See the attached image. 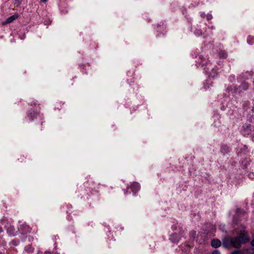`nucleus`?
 Wrapping results in <instances>:
<instances>
[{"label": "nucleus", "instance_id": "obj_1", "mask_svg": "<svg viewBox=\"0 0 254 254\" xmlns=\"http://www.w3.org/2000/svg\"><path fill=\"white\" fill-rule=\"evenodd\" d=\"M237 236L235 237L236 243L239 249L242 245L247 244L250 241L249 233L246 230V227L244 225H241L237 229Z\"/></svg>", "mask_w": 254, "mask_h": 254}, {"label": "nucleus", "instance_id": "obj_2", "mask_svg": "<svg viewBox=\"0 0 254 254\" xmlns=\"http://www.w3.org/2000/svg\"><path fill=\"white\" fill-rule=\"evenodd\" d=\"M237 236L235 237L236 243L239 249L242 245L247 244L250 241L249 233L246 230V227L244 225H241L237 229Z\"/></svg>", "mask_w": 254, "mask_h": 254}, {"label": "nucleus", "instance_id": "obj_3", "mask_svg": "<svg viewBox=\"0 0 254 254\" xmlns=\"http://www.w3.org/2000/svg\"><path fill=\"white\" fill-rule=\"evenodd\" d=\"M204 70L209 77L214 78L218 74V67L215 65H213L209 62L206 63Z\"/></svg>", "mask_w": 254, "mask_h": 254}, {"label": "nucleus", "instance_id": "obj_4", "mask_svg": "<svg viewBox=\"0 0 254 254\" xmlns=\"http://www.w3.org/2000/svg\"><path fill=\"white\" fill-rule=\"evenodd\" d=\"M95 189L94 183L89 181L84 182L83 185L80 186L79 187L80 191H84L85 193L88 195L90 193H92Z\"/></svg>", "mask_w": 254, "mask_h": 254}, {"label": "nucleus", "instance_id": "obj_5", "mask_svg": "<svg viewBox=\"0 0 254 254\" xmlns=\"http://www.w3.org/2000/svg\"><path fill=\"white\" fill-rule=\"evenodd\" d=\"M235 237L233 238L225 237L222 239V245L227 249L230 248L239 249Z\"/></svg>", "mask_w": 254, "mask_h": 254}, {"label": "nucleus", "instance_id": "obj_6", "mask_svg": "<svg viewBox=\"0 0 254 254\" xmlns=\"http://www.w3.org/2000/svg\"><path fill=\"white\" fill-rule=\"evenodd\" d=\"M39 115V112L35 111L34 110H31L28 111L27 113V116L26 117V119L28 121L32 122L34 120V119L37 118Z\"/></svg>", "mask_w": 254, "mask_h": 254}, {"label": "nucleus", "instance_id": "obj_7", "mask_svg": "<svg viewBox=\"0 0 254 254\" xmlns=\"http://www.w3.org/2000/svg\"><path fill=\"white\" fill-rule=\"evenodd\" d=\"M252 133V126L247 125L243 126V134L244 136H247Z\"/></svg>", "mask_w": 254, "mask_h": 254}, {"label": "nucleus", "instance_id": "obj_8", "mask_svg": "<svg viewBox=\"0 0 254 254\" xmlns=\"http://www.w3.org/2000/svg\"><path fill=\"white\" fill-rule=\"evenodd\" d=\"M130 189L135 194L138 191V190L140 189V186L139 183L137 182H133L130 186Z\"/></svg>", "mask_w": 254, "mask_h": 254}, {"label": "nucleus", "instance_id": "obj_9", "mask_svg": "<svg viewBox=\"0 0 254 254\" xmlns=\"http://www.w3.org/2000/svg\"><path fill=\"white\" fill-rule=\"evenodd\" d=\"M67 207V213L68 214V219H72V216H71V214L73 213V215H76L78 214V212L76 210H72V207L71 205H68Z\"/></svg>", "mask_w": 254, "mask_h": 254}, {"label": "nucleus", "instance_id": "obj_10", "mask_svg": "<svg viewBox=\"0 0 254 254\" xmlns=\"http://www.w3.org/2000/svg\"><path fill=\"white\" fill-rule=\"evenodd\" d=\"M169 240L172 243L177 244L181 240V237L178 234L174 233L170 236Z\"/></svg>", "mask_w": 254, "mask_h": 254}, {"label": "nucleus", "instance_id": "obj_11", "mask_svg": "<svg viewBox=\"0 0 254 254\" xmlns=\"http://www.w3.org/2000/svg\"><path fill=\"white\" fill-rule=\"evenodd\" d=\"M230 151V147L225 144L222 145L221 146L220 152L223 155H225L228 154Z\"/></svg>", "mask_w": 254, "mask_h": 254}, {"label": "nucleus", "instance_id": "obj_12", "mask_svg": "<svg viewBox=\"0 0 254 254\" xmlns=\"http://www.w3.org/2000/svg\"><path fill=\"white\" fill-rule=\"evenodd\" d=\"M18 16L17 14H15L14 15H11L10 17H8L6 20L3 22V24H7L10 23L13 21L15 20L18 18Z\"/></svg>", "mask_w": 254, "mask_h": 254}, {"label": "nucleus", "instance_id": "obj_13", "mask_svg": "<svg viewBox=\"0 0 254 254\" xmlns=\"http://www.w3.org/2000/svg\"><path fill=\"white\" fill-rule=\"evenodd\" d=\"M221 245V242L217 239H213L211 241V245L214 248H217Z\"/></svg>", "mask_w": 254, "mask_h": 254}, {"label": "nucleus", "instance_id": "obj_14", "mask_svg": "<svg viewBox=\"0 0 254 254\" xmlns=\"http://www.w3.org/2000/svg\"><path fill=\"white\" fill-rule=\"evenodd\" d=\"M64 103H62L61 101L56 102L55 104V109L60 110L63 108V106L64 105Z\"/></svg>", "mask_w": 254, "mask_h": 254}, {"label": "nucleus", "instance_id": "obj_15", "mask_svg": "<svg viewBox=\"0 0 254 254\" xmlns=\"http://www.w3.org/2000/svg\"><path fill=\"white\" fill-rule=\"evenodd\" d=\"M249 87V84L246 82H244L239 86V89L241 90H246L248 89Z\"/></svg>", "mask_w": 254, "mask_h": 254}, {"label": "nucleus", "instance_id": "obj_16", "mask_svg": "<svg viewBox=\"0 0 254 254\" xmlns=\"http://www.w3.org/2000/svg\"><path fill=\"white\" fill-rule=\"evenodd\" d=\"M218 56L220 58L226 59L227 57V53L224 50H221L218 53Z\"/></svg>", "mask_w": 254, "mask_h": 254}, {"label": "nucleus", "instance_id": "obj_17", "mask_svg": "<svg viewBox=\"0 0 254 254\" xmlns=\"http://www.w3.org/2000/svg\"><path fill=\"white\" fill-rule=\"evenodd\" d=\"M247 42L250 45L254 44V38L251 36H249L247 39Z\"/></svg>", "mask_w": 254, "mask_h": 254}, {"label": "nucleus", "instance_id": "obj_18", "mask_svg": "<svg viewBox=\"0 0 254 254\" xmlns=\"http://www.w3.org/2000/svg\"><path fill=\"white\" fill-rule=\"evenodd\" d=\"M25 160H26V157L23 155H19V157L18 158V160L20 163L25 162Z\"/></svg>", "mask_w": 254, "mask_h": 254}, {"label": "nucleus", "instance_id": "obj_19", "mask_svg": "<svg viewBox=\"0 0 254 254\" xmlns=\"http://www.w3.org/2000/svg\"><path fill=\"white\" fill-rule=\"evenodd\" d=\"M241 251V254H251V251L249 249H243Z\"/></svg>", "mask_w": 254, "mask_h": 254}, {"label": "nucleus", "instance_id": "obj_20", "mask_svg": "<svg viewBox=\"0 0 254 254\" xmlns=\"http://www.w3.org/2000/svg\"><path fill=\"white\" fill-rule=\"evenodd\" d=\"M194 34L197 36H200L201 35H202L203 32L201 30H199V29H196L194 31Z\"/></svg>", "mask_w": 254, "mask_h": 254}, {"label": "nucleus", "instance_id": "obj_21", "mask_svg": "<svg viewBox=\"0 0 254 254\" xmlns=\"http://www.w3.org/2000/svg\"><path fill=\"white\" fill-rule=\"evenodd\" d=\"M206 16L207 20H208V21L211 20L212 19V17H213L212 14H210V13H208L206 15Z\"/></svg>", "mask_w": 254, "mask_h": 254}, {"label": "nucleus", "instance_id": "obj_22", "mask_svg": "<svg viewBox=\"0 0 254 254\" xmlns=\"http://www.w3.org/2000/svg\"><path fill=\"white\" fill-rule=\"evenodd\" d=\"M241 250H236L231 252V254H241Z\"/></svg>", "mask_w": 254, "mask_h": 254}, {"label": "nucleus", "instance_id": "obj_23", "mask_svg": "<svg viewBox=\"0 0 254 254\" xmlns=\"http://www.w3.org/2000/svg\"><path fill=\"white\" fill-rule=\"evenodd\" d=\"M253 239L252 241H251V244L252 246L253 250L254 251V236H253Z\"/></svg>", "mask_w": 254, "mask_h": 254}, {"label": "nucleus", "instance_id": "obj_24", "mask_svg": "<svg viewBox=\"0 0 254 254\" xmlns=\"http://www.w3.org/2000/svg\"><path fill=\"white\" fill-rule=\"evenodd\" d=\"M212 254H221L220 252L218 250H215L212 253Z\"/></svg>", "mask_w": 254, "mask_h": 254}, {"label": "nucleus", "instance_id": "obj_25", "mask_svg": "<svg viewBox=\"0 0 254 254\" xmlns=\"http://www.w3.org/2000/svg\"><path fill=\"white\" fill-rule=\"evenodd\" d=\"M44 254H52L51 252L49 251H46L45 252Z\"/></svg>", "mask_w": 254, "mask_h": 254}, {"label": "nucleus", "instance_id": "obj_26", "mask_svg": "<svg viewBox=\"0 0 254 254\" xmlns=\"http://www.w3.org/2000/svg\"><path fill=\"white\" fill-rule=\"evenodd\" d=\"M127 192H128V191H127V190H124V193H125V194H126H126H127Z\"/></svg>", "mask_w": 254, "mask_h": 254}, {"label": "nucleus", "instance_id": "obj_27", "mask_svg": "<svg viewBox=\"0 0 254 254\" xmlns=\"http://www.w3.org/2000/svg\"><path fill=\"white\" fill-rule=\"evenodd\" d=\"M204 16H205V14H204V13H201V16L202 17H204Z\"/></svg>", "mask_w": 254, "mask_h": 254}, {"label": "nucleus", "instance_id": "obj_28", "mask_svg": "<svg viewBox=\"0 0 254 254\" xmlns=\"http://www.w3.org/2000/svg\"><path fill=\"white\" fill-rule=\"evenodd\" d=\"M3 232V229L1 227H0V233Z\"/></svg>", "mask_w": 254, "mask_h": 254}, {"label": "nucleus", "instance_id": "obj_29", "mask_svg": "<svg viewBox=\"0 0 254 254\" xmlns=\"http://www.w3.org/2000/svg\"><path fill=\"white\" fill-rule=\"evenodd\" d=\"M47 0H41V2H46L47 1Z\"/></svg>", "mask_w": 254, "mask_h": 254}, {"label": "nucleus", "instance_id": "obj_30", "mask_svg": "<svg viewBox=\"0 0 254 254\" xmlns=\"http://www.w3.org/2000/svg\"><path fill=\"white\" fill-rule=\"evenodd\" d=\"M43 123H44V122H41V125L42 126Z\"/></svg>", "mask_w": 254, "mask_h": 254}, {"label": "nucleus", "instance_id": "obj_31", "mask_svg": "<svg viewBox=\"0 0 254 254\" xmlns=\"http://www.w3.org/2000/svg\"><path fill=\"white\" fill-rule=\"evenodd\" d=\"M33 105H34V106H36V103H33Z\"/></svg>", "mask_w": 254, "mask_h": 254}]
</instances>
